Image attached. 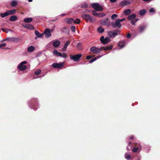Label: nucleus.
Wrapping results in <instances>:
<instances>
[{"label":"nucleus","instance_id":"nucleus-1","mask_svg":"<svg viewBox=\"0 0 160 160\" xmlns=\"http://www.w3.org/2000/svg\"><path fill=\"white\" fill-rule=\"evenodd\" d=\"M82 18L86 19L87 22L89 20L91 22H95L96 19L93 17L89 15L88 14H83L82 15Z\"/></svg>","mask_w":160,"mask_h":160},{"label":"nucleus","instance_id":"nucleus-2","mask_svg":"<svg viewBox=\"0 0 160 160\" xmlns=\"http://www.w3.org/2000/svg\"><path fill=\"white\" fill-rule=\"evenodd\" d=\"M103 47H102L100 48L93 46L91 48L90 51L93 54H98L100 53L102 51Z\"/></svg>","mask_w":160,"mask_h":160},{"label":"nucleus","instance_id":"nucleus-3","mask_svg":"<svg viewBox=\"0 0 160 160\" xmlns=\"http://www.w3.org/2000/svg\"><path fill=\"white\" fill-rule=\"evenodd\" d=\"M27 62L24 61L20 63L18 66L17 68L21 71H24L27 68V67L24 64L27 63Z\"/></svg>","mask_w":160,"mask_h":160},{"label":"nucleus","instance_id":"nucleus-4","mask_svg":"<svg viewBox=\"0 0 160 160\" xmlns=\"http://www.w3.org/2000/svg\"><path fill=\"white\" fill-rule=\"evenodd\" d=\"M92 7L98 11H101L103 10L102 7L100 6L99 4L98 3H93L91 4Z\"/></svg>","mask_w":160,"mask_h":160},{"label":"nucleus","instance_id":"nucleus-5","mask_svg":"<svg viewBox=\"0 0 160 160\" xmlns=\"http://www.w3.org/2000/svg\"><path fill=\"white\" fill-rule=\"evenodd\" d=\"M82 56V54H79L75 55H70V57L71 60L74 61H78L80 59V58Z\"/></svg>","mask_w":160,"mask_h":160},{"label":"nucleus","instance_id":"nucleus-6","mask_svg":"<svg viewBox=\"0 0 160 160\" xmlns=\"http://www.w3.org/2000/svg\"><path fill=\"white\" fill-rule=\"evenodd\" d=\"M64 63V62L60 63H54L51 65V66L54 68L61 69L63 67Z\"/></svg>","mask_w":160,"mask_h":160},{"label":"nucleus","instance_id":"nucleus-7","mask_svg":"<svg viewBox=\"0 0 160 160\" xmlns=\"http://www.w3.org/2000/svg\"><path fill=\"white\" fill-rule=\"evenodd\" d=\"M100 40L101 42L104 44H107L111 41V39L107 37L104 38L103 36H102L101 37Z\"/></svg>","mask_w":160,"mask_h":160},{"label":"nucleus","instance_id":"nucleus-8","mask_svg":"<svg viewBox=\"0 0 160 160\" xmlns=\"http://www.w3.org/2000/svg\"><path fill=\"white\" fill-rule=\"evenodd\" d=\"M119 32L118 31L116 32L113 31H109L108 32V33L110 37L113 38L117 36Z\"/></svg>","mask_w":160,"mask_h":160},{"label":"nucleus","instance_id":"nucleus-9","mask_svg":"<svg viewBox=\"0 0 160 160\" xmlns=\"http://www.w3.org/2000/svg\"><path fill=\"white\" fill-rule=\"evenodd\" d=\"M111 24L112 27L114 28H116L117 27L119 28L121 26L120 22L118 19H117L116 20L115 23L112 22Z\"/></svg>","mask_w":160,"mask_h":160},{"label":"nucleus","instance_id":"nucleus-10","mask_svg":"<svg viewBox=\"0 0 160 160\" xmlns=\"http://www.w3.org/2000/svg\"><path fill=\"white\" fill-rule=\"evenodd\" d=\"M42 34H44L46 38L50 37L51 36L50 29H46L43 33Z\"/></svg>","mask_w":160,"mask_h":160},{"label":"nucleus","instance_id":"nucleus-11","mask_svg":"<svg viewBox=\"0 0 160 160\" xmlns=\"http://www.w3.org/2000/svg\"><path fill=\"white\" fill-rule=\"evenodd\" d=\"M93 15L95 16L98 17H102L104 16L105 15V13L103 12L97 13L95 11H93L92 12Z\"/></svg>","mask_w":160,"mask_h":160},{"label":"nucleus","instance_id":"nucleus-12","mask_svg":"<svg viewBox=\"0 0 160 160\" xmlns=\"http://www.w3.org/2000/svg\"><path fill=\"white\" fill-rule=\"evenodd\" d=\"M130 2L129 1H125L122 2L121 3V5L122 7H124L125 6L129 5Z\"/></svg>","mask_w":160,"mask_h":160},{"label":"nucleus","instance_id":"nucleus-13","mask_svg":"<svg viewBox=\"0 0 160 160\" xmlns=\"http://www.w3.org/2000/svg\"><path fill=\"white\" fill-rule=\"evenodd\" d=\"M23 27L29 29L31 30H33L34 27L31 24H27L25 25H23Z\"/></svg>","mask_w":160,"mask_h":160},{"label":"nucleus","instance_id":"nucleus-14","mask_svg":"<svg viewBox=\"0 0 160 160\" xmlns=\"http://www.w3.org/2000/svg\"><path fill=\"white\" fill-rule=\"evenodd\" d=\"M60 42L59 41L56 40L53 42L52 44L55 47H58L60 44Z\"/></svg>","mask_w":160,"mask_h":160},{"label":"nucleus","instance_id":"nucleus-15","mask_svg":"<svg viewBox=\"0 0 160 160\" xmlns=\"http://www.w3.org/2000/svg\"><path fill=\"white\" fill-rule=\"evenodd\" d=\"M70 43V42L69 41H67L65 43L63 48L62 49L63 51H65L67 49V46Z\"/></svg>","mask_w":160,"mask_h":160},{"label":"nucleus","instance_id":"nucleus-16","mask_svg":"<svg viewBox=\"0 0 160 160\" xmlns=\"http://www.w3.org/2000/svg\"><path fill=\"white\" fill-rule=\"evenodd\" d=\"M125 42L124 41H120L118 43V45L121 48H123L125 46Z\"/></svg>","mask_w":160,"mask_h":160},{"label":"nucleus","instance_id":"nucleus-17","mask_svg":"<svg viewBox=\"0 0 160 160\" xmlns=\"http://www.w3.org/2000/svg\"><path fill=\"white\" fill-rule=\"evenodd\" d=\"M66 23L68 24H70L72 22L74 23V19L72 18H67L65 20Z\"/></svg>","mask_w":160,"mask_h":160},{"label":"nucleus","instance_id":"nucleus-18","mask_svg":"<svg viewBox=\"0 0 160 160\" xmlns=\"http://www.w3.org/2000/svg\"><path fill=\"white\" fill-rule=\"evenodd\" d=\"M32 18H24L23 21L25 22L28 23L32 22Z\"/></svg>","mask_w":160,"mask_h":160},{"label":"nucleus","instance_id":"nucleus-19","mask_svg":"<svg viewBox=\"0 0 160 160\" xmlns=\"http://www.w3.org/2000/svg\"><path fill=\"white\" fill-rule=\"evenodd\" d=\"M35 50V48L32 46H30L28 47L27 48V51L29 52H32Z\"/></svg>","mask_w":160,"mask_h":160},{"label":"nucleus","instance_id":"nucleus-20","mask_svg":"<svg viewBox=\"0 0 160 160\" xmlns=\"http://www.w3.org/2000/svg\"><path fill=\"white\" fill-rule=\"evenodd\" d=\"M17 19V16L15 15L11 16L9 18L10 21L11 22L15 21Z\"/></svg>","mask_w":160,"mask_h":160},{"label":"nucleus","instance_id":"nucleus-21","mask_svg":"<svg viewBox=\"0 0 160 160\" xmlns=\"http://www.w3.org/2000/svg\"><path fill=\"white\" fill-rule=\"evenodd\" d=\"M136 17V15L135 14H132L128 17V19L129 20H132L133 19H134Z\"/></svg>","mask_w":160,"mask_h":160},{"label":"nucleus","instance_id":"nucleus-22","mask_svg":"<svg viewBox=\"0 0 160 160\" xmlns=\"http://www.w3.org/2000/svg\"><path fill=\"white\" fill-rule=\"evenodd\" d=\"M80 7L82 8H87L88 7V5L86 2H83L81 4Z\"/></svg>","mask_w":160,"mask_h":160},{"label":"nucleus","instance_id":"nucleus-23","mask_svg":"<svg viewBox=\"0 0 160 160\" xmlns=\"http://www.w3.org/2000/svg\"><path fill=\"white\" fill-rule=\"evenodd\" d=\"M8 15L14 14L16 12L15 9H12L7 11Z\"/></svg>","mask_w":160,"mask_h":160},{"label":"nucleus","instance_id":"nucleus-24","mask_svg":"<svg viewBox=\"0 0 160 160\" xmlns=\"http://www.w3.org/2000/svg\"><path fill=\"white\" fill-rule=\"evenodd\" d=\"M131 13V10L130 9H128L126 10L124 12V13L125 15H128Z\"/></svg>","mask_w":160,"mask_h":160},{"label":"nucleus","instance_id":"nucleus-25","mask_svg":"<svg viewBox=\"0 0 160 160\" xmlns=\"http://www.w3.org/2000/svg\"><path fill=\"white\" fill-rule=\"evenodd\" d=\"M58 56H60L61 57L66 58L67 57V54L65 53H63L62 54L59 52Z\"/></svg>","mask_w":160,"mask_h":160},{"label":"nucleus","instance_id":"nucleus-26","mask_svg":"<svg viewBox=\"0 0 160 160\" xmlns=\"http://www.w3.org/2000/svg\"><path fill=\"white\" fill-rule=\"evenodd\" d=\"M146 12V10L143 9L140 11L139 13L141 16H142L145 14Z\"/></svg>","mask_w":160,"mask_h":160},{"label":"nucleus","instance_id":"nucleus-27","mask_svg":"<svg viewBox=\"0 0 160 160\" xmlns=\"http://www.w3.org/2000/svg\"><path fill=\"white\" fill-rule=\"evenodd\" d=\"M8 15V13L7 11L5 13H1L0 14V16L2 18H3Z\"/></svg>","mask_w":160,"mask_h":160},{"label":"nucleus","instance_id":"nucleus-28","mask_svg":"<svg viewBox=\"0 0 160 160\" xmlns=\"http://www.w3.org/2000/svg\"><path fill=\"white\" fill-rule=\"evenodd\" d=\"M125 158L127 160H129L130 159H132L133 158H132L130 155L126 153L125 154Z\"/></svg>","mask_w":160,"mask_h":160},{"label":"nucleus","instance_id":"nucleus-29","mask_svg":"<svg viewBox=\"0 0 160 160\" xmlns=\"http://www.w3.org/2000/svg\"><path fill=\"white\" fill-rule=\"evenodd\" d=\"M113 48V45H110L109 47H106L104 48H103L105 50H110L112 49Z\"/></svg>","mask_w":160,"mask_h":160},{"label":"nucleus","instance_id":"nucleus-30","mask_svg":"<svg viewBox=\"0 0 160 160\" xmlns=\"http://www.w3.org/2000/svg\"><path fill=\"white\" fill-rule=\"evenodd\" d=\"M35 35L37 36L39 38H41L42 37L43 34H41L38 31H35Z\"/></svg>","mask_w":160,"mask_h":160},{"label":"nucleus","instance_id":"nucleus-31","mask_svg":"<svg viewBox=\"0 0 160 160\" xmlns=\"http://www.w3.org/2000/svg\"><path fill=\"white\" fill-rule=\"evenodd\" d=\"M41 71L40 69L36 70L35 72V74L36 75L38 76L41 73Z\"/></svg>","mask_w":160,"mask_h":160},{"label":"nucleus","instance_id":"nucleus-32","mask_svg":"<svg viewBox=\"0 0 160 160\" xmlns=\"http://www.w3.org/2000/svg\"><path fill=\"white\" fill-rule=\"evenodd\" d=\"M12 42H17L19 41V39L18 38L13 37L12 38Z\"/></svg>","mask_w":160,"mask_h":160},{"label":"nucleus","instance_id":"nucleus-33","mask_svg":"<svg viewBox=\"0 0 160 160\" xmlns=\"http://www.w3.org/2000/svg\"><path fill=\"white\" fill-rule=\"evenodd\" d=\"M104 29L101 27L98 28V31L99 33H102L104 31Z\"/></svg>","mask_w":160,"mask_h":160},{"label":"nucleus","instance_id":"nucleus-34","mask_svg":"<svg viewBox=\"0 0 160 160\" xmlns=\"http://www.w3.org/2000/svg\"><path fill=\"white\" fill-rule=\"evenodd\" d=\"M118 17V15L116 14H113L111 17V19L113 20H115V18H117Z\"/></svg>","mask_w":160,"mask_h":160},{"label":"nucleus","instance_id":"nucleus-35","mask_svg":"<svg viewBox=\"0 0 160 160\" xmlns=\"http://www.w3.org/2000/svg\"><path fill=\"white\" fill-rule=\"evenodd\" d=\"M17 4V2L16 1H13L11 3V5L12 6L15 7Z\"/></svg>","mask_w":160,"mask_h":160},{"label":"nucleus","instance_id":"nucleus-36","mask_svg":"<svg viewBox=\"0 0 160 160\" xmlns=\"http://www.w3.org/2000/svg\"><path fill=\"white\" fill-rule=\"evenodd\" d=\"M145 28V26L139 27V28L140 32H142V31H143V30H144Z\"/></svg>","mask_w":160,"mask_h":160},{"label":"nucleus","instance_id":"nucleus-37","mask_svg":"<svg viewBox=\"0 0 160 160\" xmlns=\"http://www.w3.org/2000/svg\"><path fill=\"white\" fill-rule=\"evenodd\" d=\"M136 148H137L139 149H140L141 148V146L140 144L138 143H136L134 146Z\"/></svg>","mask_w":160,"mask_h":160},{"label":"nucleus","instance_id":"nucleus-38","mask_svg":"<svg viewBox=\"0 0 160 160\" xmlns=\"http://www.w3.org/2000/svg\"><path fill=\"white\" fill-rule=\"evenodd\" d=\"M81 22V21L79 19L77 18L76 20H74V23H77L79 24Z\"/></svg>","mask_w":160,"mask_h":160},{"label":"nucleus","instance_id":"nucleus-39","mask_svg":"<svg viewBox=\"0 0 160 160\" xmlns=\"http://www.w3.org/2000/svg\"><path fill=\"white\" fill-rule=\"evenodd\" d=\"M53 53L56 56H58L59 52H58L57 50H54L53 51Z\"/></svg>","mask_w":160,"mask_h":160},{"label":"nucleus","instance_id":"nucleus-40","mask_svg":"<svg viewBox=\"0 0 160 160\" xmlns=\"http://www.w3.org/2000/svg\"><path fill=\"white\" fill-rule=\"evenodd\" d=\"M139 150V149H138L137 148H136L134 147L132 151L133 152H136Z\"/></svg>","mask_w":160,"mask_h":160},{"label":"nucleus","instance_id":"nucleus-41","mask_svg":"<svg viewBox=\"0 0 160 160\" xmlns=\"http://www.w3.org/2000/svg\"><path fill=\"white\" fill-rule=\"evenodd\" d=\"M149 12L151 13H154L155 12V10H154V9L153 8H151L150 9Z\"/></svg>","mask_w":160,"mask_h":160},{"label":"nucleus","instance_id":"nucleus-42","mask_svg":"<svg viewBox=\"0 0 160 160\" xmlns=\"http://www.w3.org/2000/svg\"><path fill=\"white\" fill-rule=\"evenodd\" d=\"M103 24L105 25L108 26L110 24V22L107 20V21L104 22H103Z\"/></svg>","mask_w":160,"mask_h":160},{"label":"nucleus","instance_id":"nucleus-43","mask_svg":"<svg viewBox=\"0 0 160 160\" xmlns=\"http://www.w3.org/2000/svg\"><path fill=\"white\" fill-rule=\"evenodd\" d=\"M71 30L73 32H75V27L74 26H72L71 27Z\"/></svg>","mask_w":160,"mask_h":160},{"label":"nucleus","instance_id":"nucleus-44","mask_svg":"<svg viewBox=\"0 0 160 160\" xmlns=\"http://www.w3.org/2000/svg\"><path fill=\"white\" fill-rule=\"evenodd\" d=\"M6 43H3V44H0V48H2V47L6 46Z\"/></svg>","mask_w":160,"mask_h":160},{"label":"nucleus","instance_id":"nucleus-45","mask_svg":"<svg viewBox=\"0 0 160 160\" xmlns=\"http://www.w3.org/2000/svg\"><path fill=\"white\" fill-rule=\"evenodd\" d=\"M96 60V58H93V59L90 60V61H89V63H92V62H93L95 61Z\"/></svg>","mask_w":160,"mask_h":160},{"label":"nucleus","instance_id":"nucleus-46","mask_svg":"<svg viewBox=\"0 0 160 160\" xmlns=\"http://www.w3.org/2000/svg\"><path fill=\"white\" fill-rule=\"evenodd\" d=\"M103 55H98V56H97L95 58H96V60L97 59H98L100 58H101V57H102V56H103Z\"/></svg>","mask_w":160,"mask_h":160},{"label":"nucleus","instance_id":"nucleus-47","mask_svg":"<svg viewBox=\"0 0 160 160\" xmlns=\"http://www.w3.org/2000/svg\"><path fill=\"white\" fill-rule=\"evenodd\" d=\"M134 20H133L131 21V22L132 25H134L136 22Z\"/></svg>","mask_w":160,"mask_h":160},{"label":"nucleus","instance_id":"nucleus-48","mask_svg":"<svg viewBox=\"0 0 160 160\" xmlns=\"http://www.w3.org/2000/svg\"><path fill=\"white\" fill-rule=\"evenodd\" d=\"M141 157L140 156H138L137 157V158L135 159V160H140Z\"/></svg>","mask_w":160,"mask_h":160},{"label":"nucleus","instance_id":"nucleus-49","mask_svg":"<svg viewBox=\"0 0 160 160\" xmlns=\"http://www.w3.org/2000/svg\"><path fill=\"white\" fill-rule=\"evenodd\" d=\"M92 57L90 56H87L86 57V59H89L91 58Z\"/></svg>","mask_w":160,"mask_h":160},{"label":"nucleus","instance_id":"nucleus-50","mask_svg":"<svg viewBox=\"0 0 160 160\" xmlns=\"http://www.w3.org/2000/svg\"><path fill=\"white\" fill-rule=\"evenodd\" d=\"M118 20H119V21L121 22L124 21L125 20V19L124 18H123L121 19H118Z\"/></svg>","mask_w":160,"mask_h":160},{"label":"nucleus","instance_id":"nucleus-51","mask_svg":"<svg viewBox=\"0 0 160 160\" xmlns=\"http://www.w3.org/2000/svg\"><path fill=\"white\" fill-rule=\"evenodd\" d=\"M8 40H7L10 42H12V38H7Z\"/></svg>","mask_w":160,"mask_h":160},{"label":"nucleus","instance_id":"nucleus-52","mask_svg":"<svg viewBox=\"0 0 160 160\" xmlns=\"http://www.w3.org/2000/svg\"><path fill=\"white\" fill-rule=\"evenodd\" d=\"M131 37V34L130 33H128L127 35V37L128 38H130Z\"/></svg>","mask_w":160,"mask_h":160},{"label":"nucleus","instance_id":"nucleus-53","mask_svg":"<svg viewBox=\"0 0 160 160\" xmlns=\"http://www.w3.org/2000/svg\"><path fill=\"white\" fill-rule=\"evenodd\" d=\"M133 138H134V137H133V136H131L129 137V139H131L133 140Z\"/></svg>","mask_w":160,"mask_h":160},{"label":"nucleus","instance_id":"nucleus-54","mask_svg":"<svg viewBox=\"0 0 160 160\" xmlns=\"http://www.w3.org/2000/svg\"><path fill=\"white\" fill-rule=\"evenodd\" d=\"M110 2L114 3L116 2V0H110Z\"/></svg>","mask_w":160,"mask_h":160},{"label":"nucleus","instance_id":"nucleus-55","mask_svg":"<svg viewBox=\"0 0 160 160\" xmlns=\"http://www.w3.org/2000/svg\"><path fill=\"white\" fill-rule=\"evenodd\" d=\"M43 76H37L36 77H34V78H40V77H42Z\"/></svg>","mask_w":160,"mask_h":160},{"label":"nucleus","instance_id":"nucleus-56","mask_svg":"<svg viewBox=\"0 0 160 160\" xmlns=\"http://www.w3.org/2000/svg\"><path fill=\"white\" fill-rule=\"evenodd\" d=\"M144 1L149 2L151 1L150 0H142Z\"/></svg>","mask_w":160,"mask_h":160},{"label":"nucleus","instance_id":"nucleus-57","mask_svg":"<svg viewBox=\"0 0 160 160\" xmlns=\"http://www.w3.org/2000/svg\"><path fill=\"white\" fill-rule=\"evenodd\" d=\"M7 40H8L7 38H6L5 39H3L2 40V42H3V41H5Z\"/></svg>","mask_w":160,"mask_h":160},{"label":"nucleus","instance_id":"nucleus-58","mask_svg":"<svg viewBox=\"0 0 160 160\" xmlns=\"http://www.w3.org/2000/svg\"><path fill=\"white\" fill-rule=\"evenodd\" d=\"M81 45V43H79L78 44L77 46L78 47L79 46Z\"/></svg>","mask_w":160,"mask_h":160},{"label":"nucleus","instance_id":"nucleus-59","mask_svg":"<svg viewBox=\"0 0 160 160\" xmlns=\"http://www.w3.org/2000/svg\"><path fill=\"white\" fill-rule=\"evenodd\" d=\"M134 21H135V22H136L138 20V19H134Z\"/></svg>","mask_w":160,"mask_h":160},{"label":"nucleus","instance_id":"nucleus-60","mask_svg":"<svg viewBox=\"0 0 160 160\" xmlns=\"http://www.w3.org/2000/svg\"><path fill=\"white\" fill-rule=\"evenodd\" d=\"M131 143H132L131 142H129V146L131 144Z\"/></svg>","mask_w":160,"mask_h":160},{"label":"nucleus","instance_id":"nucleus-61","mask_svg":"<svg viewBox=\"0 0 160 160\" xmlns=\"http://www.w3.org/2000/svg\"><path fill=\"white\" fill-rule=\"evenodd\" d=\"M32 0H28V1L29 2H32Z\"/></svg>","mask_w":160,"mask_h":160},{"label":"nucleus","instance_id":"nucleus-62","mask_svg":"<svg viewBox=\"0 0 160 160\" xmlns=\"http://www.w3.org/2000/svg\"><path fill=\"white\" fill-rule=\"evenodd\" d=\"M85 12H90V11L88 10H86L85 11Z\"/></svg>","mask_w":160,"mask_h":160},{"label":"nucleus","instance_id":"nucleus-63","mask_svg":"<svg viewBox=\"0 0 160 160\" xmlns=\"http://www.w3.org/2000/svg\"><path fill=\"white\" fill-rule=\"evenodd\" d=\"M65 15V14H62L61 15V16H63L64 15Z\"/></svg>","mask_w":160,"mask_h":160},{"label":"nucleus","instance_id":"nucleus-64","mask_svg":"<svg viewBox=\"0 0 160 160\" xmlns=\"http://www.w3.org/2000/svg\"><path fill=\"white\" fill-rule=\"evenodd\" d=\"M127 149H128V150H129L130 149H129L128 148Z\"/></svg>","mask_w":160,"mask_h":160}]
</instances>
